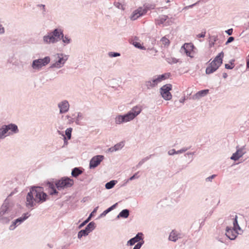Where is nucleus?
Wrapping results in <instances>:
<instances>
[{"label": "nucleus", "mask_w": 249, "mask_h": 249, "mask_svg": "<svg viewBox=\"0 0 249 249\" xmlns=\"http://www.w3.org/2000/svg\"><path fill=\"white\" fill-rule=\"evenodd\" d=\"M47 198L48 195L44 192L43 187L32 186L26 195L25 206L28 209L32 210L37 204L45 202Z\"/></svg>", "instance_id": "nucleus-1"}, {"label": "nucleus", "mask_w": 249, "mask_h": 249, "mask_svg": "<svg viewBox=\"0 0 249 249\" xmlns=\"http://www.w3.org/2000/svg\"><path fill=\"white\" fill-rule=\"evenodd\" d=\"M16 215V210L14 202L8 197L4 201L0 207V222L8 224Z\"/></svg>", "instance_id": "nucleus-2"}, {"label": "nucleus", "mask_w": 249, "mask_h": 249, "mask_svg": "<svg viewBox=\"0 0 249 249\" xmlns=\"http://www.w3.org/2000/svg\"><path fill=\"white\" fill-rule=\"evenodd\" d=\"M142 110L140 106H136L132 107L127 113L124 115H117L114 118L116 124H121L130 122L134 120Z\"/></svg>", "instance_id": "nucleus-3"}, {"label": "nucleus", "mask_w": 249, "mask_h": 249, "mask_svg": "<svg viewBox=\"0 0 249 249\" xmlns=\"http://www.w3.org/2000/svg\"><path fill=\"white\" fill-rule=\"evenodd\" d=\"M69 56L63 53H57L53 55V60L51 64L50 69H60L63 67L66 61L68 60Z\"/></svg>", "instance_id": "nucleus-4"}, {"label": "nucleus", "mask_w": 249, "mask_h": 249, "mask_svg": "<svg viewBox=\"0 0 249 249\" xmlns=\"http://www.w3.org/2000/svg\"><path fill=\"white\" fill-rule=\"evenodd\" d=\"M58 29V28H55L44 35L42 37L43 43L46 45H50L57 43L58 38L61 35V32H59Z\"/></svg>", "instance_id": "nucleus-5"}, {"label": "nucleus", "mask_w": 249, "mask_h": 249, "mask_svg": "<svg viewBox=\"0 0 249 249\" xmlns=\"http://www.w3.org/2000/svg\"><path fill=\"white\" fill-rule=\"evenodd\" d=\"M74 184L72 179L69 177H63L55 182V186L58 190L71 187Z\"/></svg>", "instance_id": "nucleus-6"}, {"label": "nucleus", "mask_w": 249, "mask_h": 249, "mask_svg": "<svg viewBox=\"0 0 249 249\" xmlns=\"http://www.w3.org/2000/svg\"><path fill=\"white\" fill-rule=\"evenodd\" d=\"M51 61L50 57L48 56H45L43 58H39L34 60L32 62V67L35 70L39 71L41 69L47 64H48Z\"/></svg>", "instance_id": "nucleus-7"}, {"label": "nucleus", "mask_w": 249, "mask_h": 249, "mask_svg": "<svg viewBox=\"0 0 249 249\" xmlns=\"http://www.w3.org/2000/svg\"><path fill=\"white\" fill-rule=\"evenodd\" d=\"M172 86L170 84L164 85L160 89V93L162 97L165 100H170L172 95L170 91L172 89Z\"/></svg>", "instance_id": "nucleus-8"}, {"label": "nucleus", "mask_w": 249, "mask_h": 249, "mask_svg": "<svg viewBox=\"0 0 249 249\" xmlns=\"http://www.w3.org/2000/svg\"><path fill=\"white\" fill-rule=\"evenodd\" d=\"M95 223L93 221L90 222L87 225L85 229L82 230L78 232V238L81 239L83 236L88 235L90 232L95 229Z\"/></svg>", "instance_id": "nucleus-9"}, {"label": "nucleus", "mask_w": 249, "mask_h": 249, "mask_svg": "<svg viewBox=\"0 0 249 249\" xmlns=\"http://www.w3.org/2000/svg\"><path fill=\"white\" fill-rule=\"evenodd\" d=\"M29 216L30 214L28 213H24L21 217L16 219L12 222L11 225L9 226V229L11 231H13L18 226L21 224L25 220H26Z\"/></svg>", "instance_id": "nucleus-10"}, {"label": "nucleus", "mask_w": 249, "mask_h": 249, "mask_svg": "<svg viewBox=\"0 0 249 249\" xmlns=\"http://www.w3.org/2000/svg\"><path fill=\"white\" fill-rule=\"evenodd\" d=\"M144 234L142 232H138L135 236L129 239L127 242V246H133L136 243L142 242L144 243Z\"/></svg>", "instance_id": "nucleus-11"}, {"label": "nucleus", "mask_w": 249, "mask_h": 249, "mask_svg": "<svg viewBox=\"0 0 249 249\" xmlns=\"http://www.w3.org/2000/svg\"><path fill=\"white\" fill-rule=\"evenodd\" d=\"M104 159V156L103 155H97L92 157L89 161V168H95L98 166Z\"/></svg>", "instance_id": "nucleus-12"}, {"label": "nucleus", "mask_w": 249, "mask_h": 249, "mask_svg": "<svg viewBox=\"0 0 249 249\" xmlns=\"http://www.w3.org/2000/svg\"><path fill=\"white\" fill-rule=\"evenodd\" d=\"M194 48V45L191 43H186L184 44V45L180 48V52L182 53H185L186 54L190 57H193V56L192 55V52Z\"/></svg>", "instance_id": "nucleus-13"}, {"label": "nucleus", "mask_w": 249, "mask_h": 249, "mask_svg": "<svg viewBox=\"0 0 249 249\" xmlns=\"http://www.w3.org/2000/svg\"><path fill=\"white\" fill-rule=\"evenodd\" d=\"M246 153L245 146H243L241 147H239V146L236 147V151L234 153L231 157V159L233 160H237L239 159L240 158L242 157L245 153Z\"/></svg>", "instance_id": "nucleus-14"}, {"label": "nucleus", "mask_w": 249, "mask_h": 249, "mask_svg": "<svg viewBox=\"0 0 249 249\" xmlns=\"http://www.w3.org/2000/svg\"><path fill=\"white\" fill-rule=\"evenodd\" d=\"M238 234H240V233L238 232L237 230L231 227H227L225 235L229 239L231 240H234L236 238Z\"/></svg>", "instance_id": "nucleus-15"}, {"label": "nucleus", "mask_w": 249, "mask_h": 249, "mask_svg": "<svg viewBox=\"0 0 249 249\" xmlns=\"http://www.w3.org/2000/svg\"><path fill=\"white\" fill-rule=\"evenodd\" d=\"M59 109V113L64 114L67 112L70 108V104L69 102L66 100H62L57 105Z\"/></svg>", "instance_id": "nucleus-16"}, {"label": "nucleus", "mask_w": 249, "mask_h": 249, "mask_svg": "<svg viewBox=\"0 0 249 249\" xmlns=\"http://www.w3.org/2000/svg\"><path fill=\"white\" fill-rule=\"evenodd\" d=\"M5 128L7 129L8 136L17 134L19 132L18 126L14 124H4Z\"/></svg>", "instance_id": "nucleus-17"}, {"label": "nucleus", "mask_w": 249, "mask_h": 249, "mask_svg": "<svg viewBox=\"0 0 249 249\" xmlns=\"http://www.w3.org/2000/svg\"><path fill=\"white\" fill-rule=\"evenodd\" d=\"M58 31L61 32V35L58 38L57 42L61 40L64 46L70 44L72 41L71 39L68 35L64 36L63 30L61 28H59Z\"/></svg>", "instance_id": "nucleus-18"}, {"label": "nucleus", "mask_w": 249, "mask_h": 249, "mask_svg": "<svg viewBox=\"0 0 249 249\" xmlns=\"http://www.w3.org/2000/svg\"><path fill=\"white\" fill-rule=\"evenodd\" d=\"M146 13V10H143V8L139 7L137 10H135L132 14L130 18L132 20L137 19L139 17L142 16Z\"/></svg>", "instance_id": "nucleus-19"}, {"label": "nucleus", "mask_w": 249, "mask_h": 249, "mask_svg": "<svg viewBox=\"0 0 249 249\" xmlns=\"http://www.w3.org/2000/svg\"><path fill=\"white\" fill-rule=\"evenodd\" d=\"M221 65H218L217 62L212 61L209 66L206 69V74H209L216 71Z\"/></svg>", "instance_id": "nucleus-20"}, {"label": "nucleus", "mask_w": 249, "mask_h": 249, "mask_svg": "<svg viewBox=\"0 0 249 249\" xmlns=\"http://www.w3.org/2000/svg\"><path fill=\"white\" fill-rule=\"evenodd\" d=\"M158 84V83L156 78V76H154L152 79L146 81L144 83V86L147 89H150L157 86Z\"/></svg>", "instance_id": "nucleus-21"}, {"label": "nucleus", "mask_w": 249, "mask_h": 249, "mask_svg": "<svg viewBox=\"0 0 249 249\" xmlns=\"http://www.w3.org/2000/svg\"><path fill=\"white\" fill-rule=\"evenodd\" d=\"M209 89H203L196 92L192 96L193 100H198L202 97L206 96L209 92Z\"/></svg>", "instance_id": "nucleus-22"}, {"label": "nucleus", "mask_w": 249, "mask_h": 249, "mask_svg": "<svg viewBox=\"0 0 249 249\" xmlns=\"http://www.w3.org/2000/svg\"><path fill=\"white\" fill-rule=\"evenodd\" d=\"M179 235L175 230H173L170 233L168 239L173 242H176L179 238Z\"/></svg>", "instance_id": "nucleus-23"}, {"label": "nucleus", "mask_w": 249, "mask_h": 249, "mask_svg": "<svg viewBox=\"0 0 249 249\" xmlns=\"http://www.w3.org/2000/svg\"><path fill=\"white\" fill-rule=\"evenodd\" d=\"M170 75V73H165L161 75L155 76L157 81L158 84L161 82L162 81L165 80L169 77Z\"/></svg>", "instance_id": "nucleus-24"}, {"label": "nucleus", "mask_w": 249, "mask_h": 249, "mask_svg": "<svg viewBox=\"0 0 249 249\" xmlns=\"http://www.w3.org/2000/svg\"><path fill=\"white\" fill-rule=\"evenodd\" d=\"M129 215V210L128 209L123 210L117 215V218H119L120 217L123 218H126Z\"/></svg>", "instance_id": "nucleus-25"}, {"label": "nucleus", "mask_w": 249, "mask_h": 249, "mask_svg": "<svg viewBox=\"0 0 249 249\" xmlns=\"http://www.w3.org/2000/svg\"><path fill=\"white\" fill-rule=\"evenodd\" d=\"M7 136H8L7 129L5 128L4 125H2L0 127V140L4 139Z\"/></svg>", "instance_id": "nucleus-26"}, {"label": "nucleus", "mask_w": 249, "mask_h": 249, "mask_svg": "<svg viewBox=\"0 0 249 249\" xmlns=\"http://www.w3.org/2000/svg\"><path fill=\"white\" fill-rule=\"evenodd\" d=\"M82 171L78 167L74 168L71 171V176L76 178L82 173Z\"/></svg>", "instance_id": "nucleus-27"}, {"label": "nucleus", "mask_w": 249, "mask_h": 249, "mask_svg": "<svg viewBox=\"0 0 249 249\" xmlns=\"http://www.w3.org/2000/svg\"><path fill=\"white\" fill-rule=\"evenodd\" d=\"M224 56V53L223 52L220 53L213 59V61L217 62L218 65H221L222 63V58Z\"/></svg>", "instance_id": "nucleus-28"}, {"label": "nucleus", "mask_w": 249, "mask_h": 249, "mask_svg": "<svg viewBox=\"0 0 249 249\" xmlns=\"http://www.w3.org/2000/svg\"><path fill=\"white\" fill-rule=\"evenodd\" d=\"M168 17L165 15H162L159 17V18L156 19L157 23L159 25L162 24L167 19Z\"/></svg>", "instance_id": "nucleus-29"}, {"label": "nucleus", "mask_w": 249, "mask_h": 249, "mask_svg": "<svg viewBox=\"0 0 249 249\" xmlns=\"http://www.w3.org/2000/svg\"><path fill=\"white\" fill-rule=\"evenodd\" d=\"M233 227L232 228L237 230L239 231H241L242 232L243 231L238 224V221H237V216L236 215L233 218Z\"/></svg>", "instance_id": "nucleus-30"}, {"label": "nucleus", "mask_w": 249, "mask_h": 249, "mask_svg": "<svg viewBox=\"0 0 249 249\" xmlns=\"http://www.w3.org/2000/svg\"><path fill=\"white\" fill-rule=\"evenodd\" d=\"M48 186H49V188L50 189H51V191L50 192V194L51 195H55L58 193V192L56 191V189L55 188V186L53 183L49 182Z\"/></svg>", "instance_id": "nucleus-31"}, {"label": "nucleus", "mask_w": 249, "mask_h": 249, "mask_svg": "<svg viewBox=\"0 0 249 249\" xmlns=\"http://www.w3.org/2000/svg\"><path fill=\"white\" fill-rule=\"evenodd\" d=\"M117 183L116 180H111L108 182H107L106 185L105 187L107 189H112L116 184Z\"/></svg>", "instance_id": "nucleus-32"}, {"label": "nucleus", "mask_w": 249, "mask_h": 249, "mask_svg": "<svg viewBox=\"0 0 249 249\" xmlns=\"http://www.w3.org/2000/svg\"><path fill=\"white\" fill-rule=\"evenodd\" d=\"M83 115L81 112H77V115L75 118V122L77 124H80V121L83 119Z\"/></svg>", "instance_id": "nucleus-33"}, {"label": "nucleus", "mask_w": 249, "mask_h": 249, "mask_svg": "<svg viewBox=\"0 0 249 249\" xmlns=\"http://www.w3.org/2000/svg\"><path fill=\"white\" fill-rule=\"evenodd\" d=\"M152 156L153 155H150L142 159L141 161H139V162L137 165L136 167L137 168H139L140 167H141L145 161L149 160Z\"/></svg>", "instance_id": "nucleus-34"}, {"label": "nucleus", "mask_w": 249, "mask_h": 249, "mask_svg": "<svg viewBox=\"0 0 249 249\" xmlns=\"http://www.w3.org/2000/svg\"><path fill=\"white\" fill-rule=\"evenodd\" d=\"M160 42L164 47H167L170 44L169 40L165 37H163L160 39Z\"/></svg>", "instance_id": "nucleus-35"}, {"label": "nucleus", "mask_w": 249, "mask_h": 249, "mask_svg": "<svg viewBox=\"0 0 249 249\" xmlns=\"http://www.w3.org/2000/svg\"><path fill=\"white\" fill-rule=\"evenodd\" d=\"M72 129L71 127L68 128L65 130V134L67 137V138L70 140L71 138V135Z\"/></svg>", "instance_id": "nucleus-36"}, {"label": "nucleus", "mask_w": 249, "mask_h": 249, "mask_svg": "<svg viewBox=\"0 0 249 249\" xmlns=\"http://www.w3.org/2000/svg\"><path fill=\"white\" fill-rule=\"evenodd\" d=\"M124 146V144L123 142H120L119 143H117L115 144L114 147L116 150V151H118L120 149H121Z\"/></svg>", "instance_id": "nucleus-37"}, {"label": "nucleus", "mask_w": 249, "mask_h": 249, "mask_svg": "<svg viewBox=\"0 0 249 249\" xmlns=\"http://www.w3.org/2000/svg\"><path fill=\"white\" fill-rule=\"evenodd\" d=\"M139 172H137V173H135L132 177H131L127 180L126 182H128L129 181H131L133 179L138 178L140 177L139 175Z\"/></svg>", "instance_id": "nucleus-38"}, {"label": "nucleus", "mask_w": 249, "mask_h": 249, "mask_svg": "<svg viewBox=\"0 0 249 249\" xmlns=\"http://www.w3.org/2000/svg\"><path fill=\"white\" fill-rule=\"evenodd\" d=\"M216 176V175L215 174L212 175V176L206 178L205 180L207 182H212Z\"/></svg>", "instance_id": "nucleus-39"}, {"label": "nucleus", "mask_w": 249, "mask_h": 249, "mask_svg": "<svg viewBox=\"0 0 249 249\" xmlns=\"http://www.w3.org/2000/svg\"><path fill=\"white\" fill-rule=\"evenodd\" d=\"M114 6L117 7L118 9L124 10V6L122 5V3H120L119 2H114Z\"/></svg>", "instance_id": "nucleus-40"}, {"label": "nucleus", "mask_w": 249, "mask_h": 249, "mask_svg": "<svg viewBox=\"0 0 249 249\" xmlns=\"http://www.w3.org/2000/svg\"><path fill=\"white\" fill-rule=\"evenodd\" d=\"M37 6L38 7H40V8H41V9H42V14L43 15H46V8H45V5L44 4H38V5H37Z\"/></svg>", "instance_id": "nucleus-41"}, {"label": "nucleus", "mask_w": 249, "mask_h": 249, "mask_svg": "<svg viewBox=\"0 0 249 249\" xmlns=\"http://www.w3.org/2000/svg\"><path fill=\"white\" fill-rule=\"evenodd\" d=\"M120 55L121 54L120 53H116V52H111L108 53V55L110 57H115L119 56H120Z\"/></svg>", "instance_id": "nucleus-42"}, {"label": "nucleus", "mask_w": 249, "mask_h": 249, "mask_svg": "<svg viewBox=\"0 0 249 249\" xmlns=\"http://www.w3.org/2000/svg\"><path fill=\"white\" fill-rule=\"evenodd\" d=\"M155 7V6L154 5L152 4H147L144 6V7L143 8V10H146V12L148 11V10L150 9H153Z\"/></svg>", "instance_id": "nucleus-43"}, {"label": "nucleus", "mask_w": 249, "mask_h": 249, "mask_svg": "<svg viewBox=\"0 0 249 249\" xmlns=\"http://www.w3.org/2000/svg\"><path fill=\"white\" fill-rule=\"evenodd\" d=\"M190 149V147H183L177 151V154L183 153Z\"/></svg>", "instance_id": "nucleus-44"}, {"label": "nucleus", "mask_w": 249, "mask_h": 249, "mask_svg": "<svg viewBox=\"0 0 249 249\" xmlns=\"http://www.w3.org/2000/svg\"><path fill=\"white\" fill-rule=\"evenodd\" d=\"M110 210L108 208L104 211L99 216V218H101L105 216L109 212H110Z\"/></svg>", "instance_id": "nucleus-45"}, {"label": "nucleus", "mask_w": 249, "mask_h": 249, "mask_svg": "<svg viewBox=\"0 0 249 249\" xmlns=\"http://www.w3.org/2000/svg\"><path fill=\"white\" fill-rule=\"evenodd\" d=\"M134 45L135 47L142 49V50H144L145 48L144 46H142L141 44L139 42H135L134 43Z\"/></svg>", "instance_id": "nucleus-46"}, {"label": "nucleus", "mask_w": 249, "mask_h": 249, "mask_svg": "<svg viewBox=\"0 0 249 249\" xmlns=\"http://www.w3.org/2000/svg\"><path fill=\"white\" fill-rule=\"evenodd\" d=\"M144 243L142 242L138 243L136 245H135L133 249H140L141 247L143 245Z\"/></svg>", "instance_id": "nucleus-47"}, {"label": "nucleus", "mask_w": 249, "mask_h": 249, "mask_svg": "<svg viewBox=\"0 0 249 249\" xmlns=\"http://www.w3.org/2000/svg\"><path fill=\"white\" fill-rule=\"evenodd\" d=\"M168 154L171 156L177 154V151H176L175 149H172L168 151Z\"/></svg>", "instance_id": "nucleus-48"}, {"label": "nucleus", "mask_w": 249, "mask_h": 249, "mask_svg": "<svg viewBox=\"0 0 249 249\" xmlns=\"http://www.w3.org/2000/svg\"><path fill=\"white\" fill-rule=\"evenodd\" d=\"M66 118L68 119L69 120V122L70 123H72L74 122H75V119L74 118H72V117H71L69 115H67L66 116Z\"/></svg>", "instance_id": "nucleus-49"}, {"label": "nucleus", "mask_w": 249, "mask_h": 249, "mask_svg": "<svg viewBox=\"0 0 249 249\" xmlns=\"http://www.w3.org/2000/svg\"><path fill=\"white\" fill-rule=\"evenodd\" d=\"M234 39V38L232 36H230L228 38L227 41H226L225 44L226 45H227L229 43L232 42Z\"/></svg>", "instance_id": "nucleus-50"}, {"label": "nucleus", "mask_w": 249, "mask_h": 249, "mask_svg": "<svg viewBox=\"0 0 249 249\" xmlns=\"http://www.w3.org/2000/svg\"><path fill=\"white\" fill-rule=\"evenodd\" d=\"M232 65V64H231V65L229 64H226L225 65V67L227 69L231 70V69H232L233 68V66H231Z\"/></svg>", "instance_id": "nucleus-51"}, {"label": "nucleus", "mask_w": 249, "mask_h": 249, "mask_svg": "<svg viewBox=\"0 0 249 249\" xmlns=\"http://www.w3.org/2000/svg\"><path fill=\"white\" fill-rule=\"evenodd\" d=\"M5 32V30L3 26L0 24V35L3 34Z\"/></svg>", "instance_id": "nucleus-52"}, {"label": "nucleus", "mask_w": 249, "mask_h": 249, "mask_svg": "<svg viewBox=\"0 0 249 249\" xmlns=\"http://www.w3.org/2000/svg\"><path fill=\"white\" fill-rule=\"evenodd\" d=\"M206 32H202L201 34H199L197 35V37L198 38L200 37H204L205 36Z\"/></svg>", "instance_id": "nucleus-53"}, {"label": "nucleus", "mask_w": 249, "mask_h": 249, "mask_svg": "<svg viewBox=\"0 0 249 249\" xmlns=\"http://www.w3.org/2000/svg\"><path fill=\"white\" fill-rule=\"evenodd\" d=\"M233 30L232 28L229 29L225 31V32L228 35H231L232 34Z\"/></svg>", "instance_id": "nucleus-54"}, {"label": "nucleus", "mask_w": 249, "mask_h": 249, "mask_svg": "<svg viewBox=\"0 0 249 249\" xmlns=\"http://www.w3.org/2000/svg\"><path fill=\"white\" fill-rule=\"evenodd\" d=\"M117 203H116L115 204H113L112 206L108 208L110 211H111L112 210L116 208V206L117 205Z\"/></svg>", "instance_id": "nucleus-55"}, {"label": "nucleus", "mask_w": 249, "mask_h": 249, "mask_svg": "<svg viewBox=\"0 0 249 249\" xmlns=\"http://www.w3.org/2000/svg\"><path fill=\"white\" fill-rule=\"evenodd\" d=\"M117 203H116L115 204H113L112 206L108 208L110 211H111L112 210L116 208V206L117 205Z\"/></svg>", "instance_id": "nucleus-56"}, {"label": "nucleus", "mask_w": 249, "mask_h": 249, "mask_svg": "<svg viewBox=\"0 0 249 249\" xmlns=\"http://www.w3.org/2000/svg\"><path fill=\"white\" fill-rule=\"evenodd\" d=\"M107 151L110 152H113L116 151L114 147L112 146L107 149Z\"/></svg>", "instance_id": "nucleus-57"}, {"label": "nucleus", "mask_w": 249, "mask_h": 249, "mask_svg": "<svg viewBox=\"0 0 249 249\" xmlns=\"http://www.w3.org/2000/svg\"><path fill=\"white\" fill-rule=\"evenodd\" d=\"M86 224V222H85L84 221H83L79 226H78V228L79 229H81L83 227H84L85 225Z\"/></svg>", "instance_id": "nucleus-58"}, {"label": "nucleus", "mask_w": 249, "mask_h": 249, "mask_svg": "<svg viewBox=\"0 0 249 249\" xmlns=\"http://www.w3.org/2000/svg\"><path fill=\"white\" fill-rule=\"evenodd\" d=\"M194 154H195L194 152H188L186 154H185V156H189V155L193 156Z\"/></svg>", "instance_id": "nucleus-59"}, {"label": "nucleus", "mask_w": 249, "mask_h": 249, "mask_svg": "<svg viewBox=\"0 0 249 249\" xmlns=\"http://www.w3.org/2000/svg\"><path fill=\"white\" fill-rule=\"evenodd\" d=\"M227 76H228V74L224 72L223 73V77L224 78H226L227 77Z\"/></svg>", "instance_id": "nucleus-60"}, {"label": "nucleus", "mask_w": 249, "mask_h": 249, "mask_svg": "<svg viewBox=\"0 0 249 249\" xmlns=\"http://www.w3.org/2000/svg\"><path fill=\"white\" fill-rule=\"evenodd\" d=\"M98 208H99L98 206H97L96 208H95L93 210V212H92V213H94L96 212V211L98 210Z\"/></svg>", "instance_id": "nucleus-61"}, {"label": "nucleus", "mask_w": 249, "mask_h": 249, "mask_svg": "<svg viewBox=\"0 0 249 249\" xmlns=\"http://www.w3.org/2000/svg\"><path fill=\"white\" fill-rule=\"evenodd\" d=\"M196 4V3H194V4H192V5H191L188 6V7H186V8H192V7H193L194 6H195Z\"/></svg>", "instance_id": "nucleus-62"}, {"label": "nucleus", "mask_w": 249, "mask_h": 249, "mask_svg": "<svg viewBox=\"0 0 249 249\" xmlns=\"http://www.w3.org/2000/svg\"><path fill=\"white\" fill-rule=\"evenodd\" d=\"M218 240V241H220V242H222V243H223V242H223V241L222 240V239H221V238H219Z\"/></svg>", "instance_id": "nucleus-63"}, {"label": "nucleus", "mask_w": 249, "mask_h": 249, "mask_svg": "<svg viewBox=\"0 0 249 249\" xmlns=\"http://www.w3.org/2000/svg\"><path fill=\"white\" fill-rule=\"evenodd\" d=\"M90 219H91V218H90V216H89V217L87 218V220H89V221Z\"/></svg>", "instance_id": "nucleus-64"}]
</instances>
